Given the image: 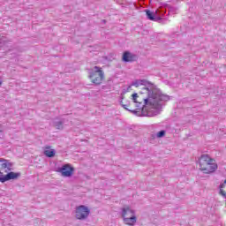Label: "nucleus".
Instances as JSON below:
<instances>
[{"label": "nucleus", "instance_id": "obj_1", "mask_svg": "<svg viewBox=\"0 0 226 226\" xmlns=\"http://www.w3.org/2000/svg\"><path fill=\"white\" fill-rule=\"evenodd\" d=\"M140 84L144 86V87L139 94L134 93L132 95L134 103H137V105H139V102H141L143 105L160 107V105H163V102H169V100H170V96L162 94L160 88L156 87V86L150 81L143 79L140 81Z\"/></svg>", "mask_w": 226, "mask_h": 226}, {"label": "nucleus", "instance_id": "obj_2", "mask_svg": "<svg viewBox=\"0 0 226 226\" xmlns=\"http://www.w3.org/2000/svg\"><path fill=\"white\" fill-rule=\"evenodd\" d=\"M136 107L138 108L137 109H126V110L139 117H154V116H158V114L162 112V105H146L142 103V102H139V104H137Z\"/></svg>", "mask_w": 226, "mask_h": 226}, {"label": "nucleus", "instance_id": "obj_3", "mask_svg": "<svg viewBox=\"0 0 226 226\" xmlns=\"http://www.w3.org/2000/svg\"><path fill=\"white\" fill-rule=\"evenodd\" d=\"M218 169L215 159L211 158L208 154H202L200 158V170L204 174H212Z\"/></svg>", "mask_w": 226, "mask_h": 226}, {"label": "nucleus", "instance_id": "obj_4", "mask_svg": "<svg viewBox=\"0 0 226 226\" xmlns=\"http://www.w3.org/2000/svg\"><path fill=\"white\" fill-rule=\"evenodd\" d=\"M88 78L90 79L92 84L95 86H100L105 79V72L99 66H94L93 69H90L88 72Z\"/></svg>", "mask_w": 226, "mask_h": 226}, {"label": "nucleus", "instance_id": "obj_5", "mask_svg": "<svg viewBox=\"0 0 226 226\" xmlns=\"http://www.w3.org/2000/svg\"><path fill=\"white\" fill-rule=\"evenodd\" d=\"M121 216L125 225L133 226L135 225V223H137L135 210H132V208H130V207H125L122 208Z\"/></svg>", "mask_w": 226, "mask_h": 226}, {"label": "nucleus", "instance_id": "obj_6", "mask_svg": "<svg viewBox=\"0 0 226 226\" xmlns=\"http://www.w3.org/2000/svg\"><path fill=\"white\" fill-rule=\"evenodd\" d=\"M91 215V210L86 205H80L76 207L75 217L77 220H87Z\"/></svg>", "mask_w": 226, "mask_h": 226}, {"label": "nucleus", "instance_id": "obj_7", "mask_svg": "<svg viewBox=\"0 0 226 226\" xmlns=\"http://www.w3.org/2000/svg\"><path fill=\"white\" fill-rule=\"evenodd\" d=\"M56 172H59L63 177H72L75 172V168L72 167V164H64L57 168Z\"/></svg>", "mask_w": 226, "mask_h": 226}, {"label": "nucleus", "instance_id": "obj_8", "mask_svg": "<svg viewBox=\"0 0 226 226\" xmlns=\"http://www.w3.org/2000/svg\"><path fill=\"white\" fill-rule=\"evenodd\" d=\"M21 173L20 172H12L8 171L6 175L0 176V183H6V181H11V179H19L20 177Z\"/></svg>", "mask_w": 226, "mask_h": 226}, {"label": "nucleus", "instance_id": "obj_9", "mask_svg": "<svg viewBox=\"0 0 226 226\" xmlns=\"http://www.w3.org/2000/svg\"><path fill=\"white\" fill-rule=\"evenodd\" d=\"M11 167H13V162H10V161H8L6 159L0 158V169H1V170H5V172H11V170H13V169ZM1 176H3V172L0 171V177Z\"/></svg>", "mask_w": 226, "mask_h": 226}, {"label": "nucleus", "instance_id": "obj_10", "mask_svg": "<svg viewBox=\"0 0 226 226\" xmlns=\"http://www.w3.org/2000/svg\"><path fill=\"white\" fill-rule=\"evenodd\" d=\"M64 118H61L60 120L56 118L53 121V126L56 128V130H63L64 128Z\"/></svg>", "mask_w": 226, "mask_h": 226}, {"label": "nucleus", "instance_id": "obj_11", "mask_svg": "<svg viewBox=\"0 0 226 226\" xmlns=\"http://www.w3.org/2000/svg\"><path fill=\"white\" fill-rule=\"evenodd\" d=\"M43 154L47 158H54L56 156V150L50 148V147H46Z\"/></svg>", "mask_w": 226, "mask_h": 226}, {"label": "nucleus", "instance_id": "obj_12", "mask_svg": "<svg viewBox=\"0 0 226 226\" xmlns=\"http://www.w3.org/2000/svg\"><path fill=\"white\" fill-rule=\"evenodd\" d=\"M219 194L222 195L224 199H226V180L222 184L219 185Z\"/></svg>", "mask_w": 226, "mask_h": 226}, {"label": "nucleus", "instance_id": "obj_13", "mask_svg": "<svg viewBox=\"0 0 226 226\" xmlns=\"http://www.w3.org/2000/svg\"><path fill=\"white\" fill-rule=\"evenodd\" d=\"M122 61L124 63H134V61H137L136 57H122Z\"/></svg>", "mask_w": 226, "mask_h": 226}, {"label": "nucleus", "instance_id": "obj_14", "mask_svg": "<svg viewBox=\"0 0 226 226\" xmlns=\"http://www.w3.org/2000/svg\"><path fill=\"white\" fill-rule=\"evenodd\" d=\"M146 13H147V17L149 20H154V13L152 12L151 11L149 10H147L146 11Z\"/></svg>", "mask_w": 226, "mask_h": 226}, {"label": "nucleus", "instance_id": "obj_15", "mask_svg": "<svg viewBox=\"0 0 226 226\" xmlns=\"http://www.w3.org/2000/svg\"><path fill=\"white\" fill-rule=\"evenodd\" d=\"M165 133H166L165 130H162L158 132L156 134L157 139H162V137H165Z\"/></svg>", "mask_w": 226, "mask_h": 226}, {"label": "nucleus", "instance_id": "obj_16", "mask_svg": "<svg viewBox=\"0 0 226 226\" xmlns=\"http://www.w3.org/2000/svg\"><path fill=\"white\" fill-rule=\"evenodd\" d=\"M141 80H144V79H139V80L133 81L132 83V86H135V87H139V86H142V84H140Z\"/></svg>", "mask_w": 226, "mask_h": 226}, {"label": "nucleus", "instance_id": "obj_17", "mask_svg": "<svg viewBox=\"0 0 226 226\" xmlns=\"http://www.w3.org/2000/svg\"><path fill=\"white\" fill-rule=\"evenodd\" d=\"M122 57H133V56H132V53H130L129 51H125L124 52Z\"/></svg>", "mask_w": 226, "mask_h": 226}, {"label": "nucleus", "instance_id": "obj_18", "mask_svg": "<svg viewBox=\"0 0 226 226\" xmlns=\"http://www.w3.org/2000/svg\"><path fill=\"white\" fill-rule=\"evenodd\" d=\"M123 100H124V96L121 97L120 105H122V107H124V109H125V110H126V109H128V108H126V107H128V104H123Z\"/></svg>", "mask_w": 226, "mask_h": 226}, {"label": "nucleus", "instance_id": "obj_19", "mask_svg": "<svg viewBox=\"0 0 226 226\" xmlns=\"http://www.w3.org/2000/svg\"><path fill=\"white\" fill-rule=\"evenodd\" d=\"M1 86H3V80L2 79H0V87H1Z\"/></svg>", "mask_w": 226, "mask_h": 226}, {"label": "nucleus", "instance_id": "obj_20", "mask_svg": "<svg viewBox=\"0 0 226 226\" xmlns=\"http://www.w3.org/2000/svg\"><path fill=\"white\" fill-rule=\"evenodd\" d=\"M3 132V129H1V124H0V133Z\"/></svg>", "mask_w": 226, "mask_h": 226}]
</instances>
